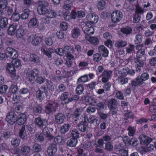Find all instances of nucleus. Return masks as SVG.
<instances>
[{
	"label": "nucleus",
	"mask_w": 156,
	"mask_h": 156,
	"mask_svg": "<svg viewBox=\"0 0 156 156\" xmlns=\"http://www.w3.org/2000/svg\"><path fill=\"white\" fill-rule=\"evenodd\" d=\"M99 54L102 56L106 57L108 56L109 51L107 48L104 45H101L98 47Z\"/></svg>",
	"instance_id": "29"
},
{
	"label": "nucleus",
	"mask_w": 156,
	"mask_h": 156,
	"mask_svg": "<svg viewBox=\"0 0 156 156\" xmlns=\"http://www.w3.org/2000/svg\"><path fill=\"white\" fill-rule=\"evenodd\" d=\"M30 14V11L28 9H25L21 15V18L23 20L26 19L28 18Z\"/></svg>",
	"instance_id": "58"
},
{
	"label": "nucleus",
	"mask_w": 156,
	"mask_h": 156,
	"mask_svg": "<svg viewBox=\"0 0 156 156\" xmlns=\"http://www.w3.org/2000/svg\"><path fill=\"white\" fill-rule=\"evenodd\" d=\"M85 102L87 105H94L96 102V100L92 97L89 96H85Z\"/></svg>",
	"instance_id": "37"
},
{
	"label": "nucleus",
	"mask_w": 156,
	"mask_h": 156,
	"mask_svg": "<svg viewBox=\"0 0 156 156\" xmlns=\"http://www.w3.org/2000/svg\"><path fill=\"white\" fill-rule=\"evenodd\" d=\"M64 119L65 116L62 113H58L55 115V122L58 124H61L63 123Z\"/></svg>",
	"instance_id": "34"
},
{
	"label": "nucleus",
	"mask_w": 156,
	"mask_h": 156,
	"mask_svg": "<svg viewBox=\"0 0 156 156\" xmlns=\"http://www.w3.org/2000/svg\"><path fill=\"white\" fill-rule=\"evenodd\" d=\"M80 34V30L77 27L75 28L72 31V37L73 38L78 37Z\"/></svg>",
	"instance_id": "41"
},
{
	"label": "nucleus",
	"mask_w": 156,
	"mask_h": 156,
	"mask_svg": "<svg viewBox=\"0 0 156 156\" xmlns=\"http://www.w3.org/2000/svg\"><path fill=\"white\" fill-rule=\"evenodd\" d=\"M135 46L132 44H130L129 47L126 48V51L127 53H132L135 52Z\"/></svg>",
	"instance_id": "63"
},
{
	"label": "nucleus",
	"mask_w": 156,
	"mask_h": 156,
	"mask_svg": "<svg viewBox=\"0 0 156 156\" xmlns=\"http://www.w3.org/2000/svg\"><path fill=\"white\" fill-rule=\"evenodd\" d=\"M15 67L11 63H8L7 64L6 70L10 75V76L12 80L16 79V70Z\"/></svg>",
	"instance_id": "13"
},
{
	"label": "nucleus",
	"mask_w": 156,
	"mask_h": 156,
	"mask_svg": "<svg viewBox=\"0 0 156 156\" xmlns=\"http://www.w3.org/2000/svg\"><path fill=\"white\" fill-rule=\"evenodd\" d=\"M84 87L83 85L79 84L77 85L76 89V92L78 95H80L83 93L84 91Z\"/></svg>",
	"instance_id": "57"
},
{
	"label": "nucleus",
	"mask_w": 156,
	"mask_h": 156,
	"mask_svg": "<svg viewBox=\"0 0 156 156\" xmlns=\"http://www.w3.org/2000/svg\"><path fill=\"white\" fill-rule=\"evenodd\" d=\"M135 63H136L135 67L136 69V71L138 72H140L141 68L144 66V62L143 61H137L134 60Z\"/></svg>",
	"instance_id": "43"
},
{
	"label": "nucleus",
	"mask_w": 156,
	"mask_h": 156,
	"mask_svg": "<svg viewBox=\"0 0 156 156\" xmlns=\"http://www.w3.org/2000/svg\"><path fill=\"white\" fill-rule=\"evenodd\" d=\"M143 37L141 34L136 35L134 40L135 43L136 44H140L142 41Z\"/></svg>",
	"instance_id": "64"
},
{
	"label": "nucleus",
	"mask_w": 156,
	"mask_h": 156,
	"mask_svg": "<svg viewBox=\"0 0 156 156\" xmlns=\"http://www.w3.org/2000/svg\"><path fill=\"white\" fill-rule=\"evenodd\" d=\"M119 73L120 76L126 77L128 74L130 76H134L135 72L132 69H129L128 67H125L120 71Z\"/></svg>",
	"instance_id": "18"
},
{
	"label": "nucleus",
	"mask_w": 156,
	"mask_h": 156,
	"mask_svg": "<svg viewBox=\"0 0 156 156\" xmlns=\"http://www.w3.org/2000/svg\"><path fill=\"white\" fill-rule=\"evenodd\" d=\"M87 18L90 21H87L86 22H89L92 25L96 23L98 20V16L94 13H90L89 14Z\"/></svg>",
	"instance_id": "26"
},
{
	"label": "nucleus",
	"mask_w": 156,
	"mask_h": 156,
	"mask_svg": "<svg viewBox=\"0 0 156 156\" xmlns=\"http://www.w3.org/2000/svg\"><path fill=\"white\" fill-rule=\"evenodd\" d=\"M17 115L13 112H10L7 115L5 119L6 121L8 123L13 125L16 122Z\"/></svg>",
	"instance_id": "15"
},
{
	"label": "nucleus",
	"mask_w": 156,
	"mask_h": 156,
	"mask_svg": "<svg viewBox=\"0 0 156 156\" xmlns=\"http://www.w3.org/2000/svg\"><path fill=\"white\" fill-rule=\"evenodd\" d=\"M21 151L23 154L25 156H28L30 151V149L28 146H24L21 148Z\"/></svg>",
	"instance_id": "46"
},
{
	"label": "nucleus",
	"mask_w": 156,
	"mask_h": 156,
	"mask_svg": "<svg viewBox=\"0 0 156 156\" xmlns=\"http://www.w3.org/2000/svg\"><path fill=\"white\" fill-rule=\"evenodd\" d=\"M53 130V128L45 126L43 129L42 132L48 138L51 140L54 138V136L52 134Z\"/></svg>",
	"instance_id": "17"
},
{
	"label": "nucleus",
	"mask_w": 156,
	"mask_h": 156,
	"mask_svg": "<svg viewBox=\"0 0 156 156\" xmlns=\"http://www.w3.org/2000/svg\"><path fill=\"white\" fill-rule=\"evenodd\" d=\"M112 71L108 69H105L101 75L102 77V82L103 83H107L109 79H111L112 76Z\"/></svg>",
	"instance_id": "12"
},
{
	"label": "nucleus",
	"mask_w": 156,
	"mask_h": 156,
	"mask_svg": "<svg viewBox=\"0 0 156 156\" xmlns=\"http://www.w3.org/2000/svg\"><path fill=\"white\" fill-rule=\"evenodd\" d=\"M49 4L47 1L40 2L37 8V11L40 14H44L47 17L50 18L55 17L56 13L53 10L48 9Z\"/></svg>",
	"instance_id": "2"
},
{
	"label": "nucleus",
	"mask_w": 156,
	"mask_h": 156,
	"mask_svg": "<svg viewBox=\"0 0 156 156\" xmlns=\"http://www.w3.org/2000/svg\"><path fill=\"white\" fill-rule=\"evenodd\" d=\"M83 147L84 149L87 150H90L92 147L91 143L89 141H86L84 143Z\"/></svg>",
	"instance_id": "62"
},
{
	"label": "nucleus",
	"mask_w": 156,
	"mask_h": 156,
	"mask_svg": "<svg viewBox=\"0 0 156 156\" xmlns=\"http://www.w3.org/2000/svg\"><path fill=\"white\" fill-rule=\"evenodd\" d=\"M127 130L128 131V135L129 136H133L135 133L136 128L134 126H129L128 127Z\"/></svg>",
	"instance_id": "49"
},
{
	"label": "nucleus",
	"mask_w": 156,
	"mask_h": 156,
	"mask_svg": "<svg viewBox=\"0 0 156 156\" xmlns=\"http://www.w3.org/2000/svg\"><path fill=\"white\" fill-rule=\"evenodd\" d=\"M140 144L143 145H147L153 139L144 134L141 135L139 136Z\"/></svg>",
	"instance_id": "20"
},
{
	"label": "nucleus",
	"mask_w": 156,
	"mask_h": 156,
	"mask_svg": "<svg viewBox=\"0 0 156 156\" xmlns=\"http://www.w3.org/2000/svg\"><path fill=\"white\" fill-rule=\"evenodd\" d=\"M122 16V14L120 11L115 10L111 14L112 21L114 23H118L121 20Z\"/></svg>",
	"instance_id": "10"
},
{
	"label": "nucleus",
	"mask_w": 156,
	"mask_h": 156,
	"mask_svg": "<svg viewBox=\"0 0 156 156\" xmlns=\"http://www.w3.org/2000/svg\"><path fill=\"white\" fill-rule=\"evenodd\" d=\"M57 151V146L55 144H52L48 148L47 151L49 156H53L56 153Z\"/></svg>",
	"instance_id": "27"
},
{
	"label": "nucleus",
	"mask_w": 156,
	"mask_h": 156,
	"mask_svg": "<svg viewBox=\"0 0 156 156\" xmlns=\"http://www.w3.org/2000/svg\"><path fill=\"white\" fill-rule=\"evenodd\" d=\"M136 87H137L136 85L131 80L126 88L122 90L124 96L126 97L129 96L131 93L132 90H134Z\"/></svg>",
	"instance_id": "9"
},
{
	"label": "nucleus",
	"mask_w": 156,
	"mask_h": 156,
	"mask_svg": "<svg viewBox=\"0 0 156 156\" xmlns=\"http://www.w3.org/2000/svg\"><path fill=\"white\" fill-rule=\"evenodd\" d=\"M30 59L31 62L35 63H38L40 62L39 57L35 54L30 55Z\"/></svg>",
	"instance_id": "42"
},
{
	"label": "nucleus",
	"mask_w": 156,
	"mask_h": 156,
	"mask_svg": "<svg viewBox=\"0 0 156 156\" xmlns=\"http://www.w3.org/2000/svg\"><path fill=\"white\" fill-rule=\"evenodd\" d=\"M57 53L60 55L66 56V58L65 59V64L67 67H71L73 62L74 56L73 55L74 51L73 48L70 46H66L64 49L61 48H57L56 50Z\"/></svg>",
	"instance_id": "1"
},
{
	"label": "nucleus",
	"mask_w": 156,
	"mask_h": 156,
	"mask_svg": "<svg viewBox=\"0 0 156 156\" xmlns=\"http://www.w3.org/2000/svg\"><path fill=\"white\" fill-rule=\"evenodd\" d=\"M78 143L77 139H74L71 137V138L68 140L67 142V144L68 146L71 147H75L76 145Z\"/></svg>",
	"instance_id": "44"
},
{
	"label": "nucleus",
	"mask_w": 156,
	"mask_h": 156,
	"mask_svg": "<svg viewBox=\"0 0 156 156\" xmlns=\"http://www.w3.org/2000/svg\"><path fill=\"white\" fill-rule=\"evenodd\" d=\"M80 134L77 129L73 130L70 134V137L74 139H78L79 137Z\"/></svg>",
	"instance_id": "55"
},
{
	"label": "nucleus",
	"mask_w": 156,
	"mask_h": 156,
	"mask_svg": "<svg viewBox=\"0 0 156 156\" xmlns=\"http://www.w3.org/2000/svg\"><path fill=\"white\" fill-rule=\"evenodd\" d=\"M82 111L80 108L76 109L72 115L73 120L76 123L78 121L80 115H81Z\"/></svg>",
	"instance_id": "33"
},
{
	"label": "nucleus",
	"mask_w": 156,
	"mask_h": 156,
	"mask_svg": "<svg viewBox=\"0 0 156 156\" xmlns=\"http://www.w3.org/2000/svg\"><path fill=\"white\" fill-rule=\"evenodd\" d=\"M39 72L38 69L36 68H34L32 70L29 69L26 73L27 80L30 82H34L39 75Z\"/></svg>",
	"instance_id": "4"
},
{
	"label": "nucleus",
	"mask_w": 156,
	"mask_h": 156,
	"mask_svg": "<svg viewBox=\"0 0 156 156\" xmlns=\"http://www.w3.org/2000/svg\"><path fill=\"white\" fill-rule=\"evenodd\" d=\"M88 117L85 115H82L78 125V129L81 132H85L88 128Z\"/></svg>",
	"instance_id": "5"
},
{
	"label": "nucleus",
	"mask_w": 156,
	"mask_h": 156,
	"mask_svg": "<svg viewBox=\"0 0 156 156\" xmlns=\"http://www.w3.org/2000/svg\"><path fill=\"white\" fill-rule=\"evenodd\" d=\"M149 77L148 73L145 72L142 73L140 76H138L136 78L132 80L137 86H139L142 85L144 82L147 80Z\"/></svg>",
	"instance_id": "6"
},
{
	"label": "nucleus",
	"mask_w": 156,
	"mask_h": 156,
	"mask_svg": "<svg viewBox=\"0 0 156 156\" xmlns=\"http://www.w3.org/2000/svg\"><path fill=\"white\" fill-rule=\"evenodd\" d=\"M73 1H69L67 2H64L63 8L67 10H69L71 9L73 5Z\"/></svg>",
	"instance_id": "59"
},
{
	"label": "nucleus",
	"mask_w": 156,
	"mask_h": 156,
	"mask_svg": "<svg viewBox=\"0 0 156 156\" xmlns=\"http://www.w3.org/2000/svg\"><path fill=\"white\" fill-rule=\"evenodd\" d=\"M55 85L50 80H48L46 81L45 85L41 87V89H43L45 93H46V94H48V92L50 93H52L55 89Z\"/></svg>",
	"instance_id": "7"
},
{
	"label": "nucleus",
	"mask_w": 156,
	"mask_h": 156,
	"mask_svg": "<svg viewBox=\"0 0 156 156\" xmlns=\"http://www.w3.org/2000/svg\"><path fill=\"white\" fill-rule=\"evenodd\" d=\"M135 14L141 15L144 12V10L142 7L140 6L138 4H137L135 6Z\"/></svg>",
	"instance_id": "54"
},
{
	"label": "nucleus",
	"mask_w": 156,
	"mask_h": 156,
	"mask_svg": "<svg viewBox=\"0 0 156 156\" xmlns=\"http://www.w3.org/2000/svg\"><path fill=\"white\" fill-rule=\"evenodd\" d=\"M44 140V137L41 133H37L36 134L35 137L36 141L42 142Z\"/></svg>",
	"instance_id": "56"
},
{
	"label": "nucleus",
	"mask_w": 156,
	"mask_h": 156,
	"mask_svg": "<svg viewBox=\"0 0 156 156\" xmlns=\"http://www.w3.org/2000/svg\"><path fill=\"white\" fill-rule=\"evenodd\" d=\"M34 123L39 128L42 129L47 122V120L43 119L40 117H38L34 120Z\"/></svg>",
	"instance_id": "16"
},
{
	"label": "nucleus",
	"mask_w": 156,
	"mask_h": 156,
	"mask_svg": "<svg viewBox=\"0 0 156 156\" xmlns=\"http://www.w3.org/2000/svg\"><path fill=\"white\" fill-rule=\"evenodd\" d=\"M8 19L6 17H2L0 19V28L3 29L7 27L8 26Z\"/></svg>",
	"instance_id": "39"
},
{
	"label": "nucleus",
	"mask_w": 156,
	"mask_h": 156,
	"mask_svg": "<svg viewBox=\"0 0 156 156\" xmlns=\"http://www.w3.org/2000/svg\"><path fill=\"white\" fill-rule=\"evenodd\" d=\"M12 65L16 68H17L21 66V60L16 58H12Z\"/></svg>",
	"instance_id": "60"
},
{
	"label": "nucleus",
	"mask_w": 156,
	"mask_h": 156,
	"mask_svg": "<svg viewBox=\"0 0 156 156\" xmlns=\"http://www.w3.org/2000/svg\"><path fill=\"white\" fill-rule=\"evenodd\" d=\"M115 97L118 99L120 100H123L124 99V96L123 93L122 91L117 90L115 94Z\"/></svg>",
	"instance_id": "53"
},
{
	"label": "nucleus",
	"mask_w": 156,
	"mask_h": 156,
	"mask_svg": "<svg viewBox=\"0 0 156 156\" xmlns=\"http://www.w3.org/2000/svg\"><path fill=\"white\" fill-rule=\"evenodd\" d=\"M41 51L44 55L50 58L52 56V54L53 52V49L51 48H47L45 45H43L41 48Z\"/></svg>",
	"instance_id": "22"
},
{
	"label": "nucleus",
	"mask_w": 156,
	"mask_h": 156,
	"mask_svg": "<svg viewBox=\"0 0 156 156\" xmlns=\"http://www.w3.org/2000/svg\"><path fill=\"white\" fill-rule=\"evenodd\" d=\"M45 111L47 114H50L53 112L55 111L57 107L56 105L53 102H49L45 106Z\"/></svg>",
	"instance_id": "14"
},
{
	"label": "nucleus",
	"mask_w": 156,
	"mask_h": 156,
	"mask_svg": "<svg viewBox=\"0 0 156 156\" xmlns=\"http://www.w3.org/2000/svg\"><path fill=\"white\" fill-rule=\"evenodd\" d=\"M88 81V75L85 74L79 77L77 82L79 83H83Z\"/></svg>",
	"instance_id": "50"
},
{
	"label": "nucleus",
	"mask_w": 156,
	"mask_h": 156,
	"mask_svg": "<svg viewBox=\"0 0 156 156\" xmlns=\"http://www.w3.org/2000/svg\"><path fill=\"white\" fill-rule=\"evenodd\" d=\"M127 44V43L126 41L119 40L115 42V45L117 48H122L125 47Z\"/></svg>",
	"instance_id": "40"
},
{
	"label": "nucleus",
	"mask_w": 156,
	"mask_h": 156,
	"mask_svg": "<svg viewBox=\"0 0 156 156\" xmlns=\"http://www.w3.org/2000/svg\"><path fill=\"white\" fill-rule=\"evenodd\" d=\"M42 41V39L41 37L34 34H31L27 39L28 42L31 43L32 45L35 46L39 45Z\"/></svg>",
	"instance_id": "8"
},
{
	"label": "nucleus",
	"mask_w": 156,
	"mask_h": 156,
	"mask_svg": "<svg viewBox=\"0 0 156 156\" xmlns=\"http://www.w3.org/2000/svg\"><path fill=\"white\" fill-rule=\"evenodd\" d=\"M37 23V19L35 17H34L31 19L29 22L28 23V27L30 28H31L36 26Z\"/></svg>",
	"instance_id": "52"
},
{
	"label": "nucleus",
	"mask_w": 156,
	"mask_h": 156,
	"mask_svg": "<svg viewBox=\"0 0 156 156\" xmlns=\"http://www.w3.org/2000/svg\"><path fill=\"white\" fill-rule=\"evenodd\" d=\"M54 140L56 144L59 145L63 144L64 142V138L60 136H58L55 137Z\"/></svg>",
	"instance_id": "47"
},
{
	"label": "nucleus",
	"mask_w": 156,
	"mask_h": 156,
	"mask_svg": "<svg viewBox=\"0 0 156 156\" xmlns=\"http://www.w3.org/2000/svg\"><path fill=\"white\" fill-rule=\"evenodd\" d=\"M70 96L71 94L68 92H64L62 94L60 99L62 104H66L69 102Z\"/></svg>",
	"instance_id": "25"
},
{
	"label": "nucleus",
	"mask_w": 156,
	"mask_h": 156,
	"mask_svg": "<svg viewBox=\"0 0 156 156\" xmlns=\"http://www.w3.org/2000/svg\"><path fill=\"white\" fill-rule=\"evenodd\" d=\"M20 142V140L19 138H13L11 141V143L12 146L14 147H16L19 145Z\"/></svg>",
	"instance_id": "51"
},
{
	"label": "nucleus",
	"mask_w": 156,
	"mask_h": 156,
	"mask_svg": "<svg viewBox=\"0 0 156 156\" xmlns=\"http://www.w3.org/2000/svg\"><path fill=\"white\" fill-rule=\"evenodd\" d=\"M86 38L87 40L89 41L92 44L97 45L99 43V39L96 37H88L86 35Z\"/></svg>",
	"instance_id": "35"
},
{
	"label": "nucleus",
	"mask_w": 156,
	"mask_h": 156,
	"mask_svg": "<svg viewBox=\"0 0 156 156\" xmlns=\"http://www.w3.org/2000/svg\"><path fill=\"white\" fill-rule=\"evenodd\" d=\"M145 48L138 51L136 52V58L134 59V60L143 61L144 60L142 58L145 54Z\"/></svg>",
	"instance_id": "32"
},
{
	"label": "nucleus",
	"mask_w": 156,
	"mask_h": 156,
	"mask_svg": "<svg viewBox=\"0 0 156 156\" xmlns=\"http://www.w3.org/2000/svg\"><path fill=\"white\" fill-rule=\"evenodd\" d=\"M17 26L18 24L16 23H14L10 25L8 29V34L11 36L15 35L16 32Z\"/></svg>",
	"instance_id": "30"
},
{
	"label": "nucleus",
	"mask_w": 156,
	"mask_h": 156,
	"mask_svg": "<svg viewBox=\"0 0 156 156\" xmlns=\"http://www.w3.org/2000/svg\"><path fill=\"white\" fill-rule=\"evenodd\" d=\"M93 25L90 23L89 22H86L85 26L82 28L83 30L84 31V33L86 34V36L89 37L90 35L93 34L94 32V30Z\"/></svg>",
	"instance_id": "11"
},
{
	"label": "nucleus",
	"mask_w": 156,
	"mask_h": 156,
	"mask_svg": "<svg viewBox=\"0 0 156 156\" xmlns=\"http://www.w3.org/2000/svg\"><path fill=\"white\" fill-rule=\"evenodd\" d=\"M125 77L120 76L118 78L119 83L121 85L125 84L128 82V78Z\"/></svg>",
	"instance_id": "61"
},
{
	"label": "nucleus",
	"mask_w": 156,
	"mask_h": 156,
	"mask_svg": "<svg viewBox=\"0 0 156 156\" xmlns=\"http://www.w3.org/2000/svg\"><path fill=\"white\" fill-rule=\"evenodd\" d=\"M70 126L69 124H65L61 126L60 129V132L62 134H64L68 132Z\"/></svg>",
	"instance_id": "48"
},
{
	"label": "nucleus",
	"mask_w": 156,
	"mask_h": 156,
	"mask_svg": "<svg viewBox=\"0 0 156 156\" xmlns=\"http://www.w3.org/2000/svg\"><path fill=\"white\" fill-rule=\"evenodd\" d=\"M27 118L25 114L20 113L17 115L16 122L19 125H23L27 121Z\"/></svg>",
	"instance_id": "23"
},
{
	"label": "nucleus",
	"mask_w": 156,
	"mask_h": 156,
	"mask_svg": "<svg viewBox=\"0 0 156 156\" xmlns=\"http://www.w3.org/2000/svg\"><path fill=\"white\" fill-rule=\"evenodd\" d=\"M5 53L8 57L10 58H17L18 55V51L12 48L8 47L7 48Z\"/></svg>",
	"instance_id": "19"
},
{
	"label": "nucleus",
	"mask_w": 156,
	"mask_h": 156,
	"mask_svg": "<svg viewBox=\"0 0 156 156\" xmlns=\"http://www.w3.org/2000/svg\"><path fill=\"white\" fill-rule=\"evenodd\" d=\"M47 95L48 94L45 93L43 89H41V87L36 91L35 94L36 99L40 102H41Z\"/></svg>",
	"instance_id": "21"
},
{
	"label": "nucleus",
	"mask_w": 156,
	"mask_h": 156,
	"mask_svg": "<svg viewBox=\"0 0 156 156\" xmlns=\"http://www.w3.org/2000/svg\"><path fill=\"white\" fill-rule=\"evenodd\" d=\"M124 141L126 145H131L133 146H136L138 142L136 138H133L130 139L128 137L126 138L125 140H124Z\"/></svg>",
	"instance_id": "28"
},
{
	"label": "nucleus",
	"mask_w": 156,
	"mask_h": 156,
	"mask_svg": "<svg viewBox=\"0 0 156 156\" xmlns=\"http://www.w3.org/2000/svg\"><path fill=\"white\" fill-rule=\"evenodd\" d=\"M132 30L131 27L127 26L121 29V32L123 34L128 35L132 32Z\"/></svg>",
	"instance_id": "45"
},
{
	"label": "nucleus",
	"mask_w": 156,
	"mask_h": 156,
	"mask_svg": "<svg viewBox=\"0 0 156 156\" xmlns=\"http://www.w3.org/2000/svg\"><path fill=\"white\" fill-rule=\"evenodd\" d=\"M18 135L23 140L27 138V134L26 133L25 126L24 125H22L21 128L19 129Z\"/></svg>",
	"instance_id": "31"
},
{
	"label": "nucleus",
	"mask_w": 156,
	"mask_h": 156,
	"mask_svg": "<svg viewBox=\"0 0 156 156\" xmlns=\"http://www.w3.org/2000/svg\"><path fill=\"white\" fill-rule=\"evenodd\" d=\"M117 101L113 98L109 99L107 102V105L110 110L116 109L117 106Z\"/></svg>",
	"instance_id": "24"
},
{
	"label": "nucleus",
	"mask_w": 156,
	"mask_h": 156,
	"mask_svg": "<svg viewBox=\"0 0 156 156\" xmlns=\"http://www.w3.org/2000/svg\"><path fill=\"white\" fill-rule=\"evenodd\" d=\"M7 5L6 0L0 1V17L3 15L9 16L12 13V8L10 6H7Z\"/></svg>",
	"instance_id": "3"
},
{
	"label": "nucleus",
	"mask_w": 156,
	"mask_h": 156,
	"mask_svg": "<svg viewBox=\"0 0 156 156\" xmlns=\"http://www.w3.org/2000/svg\"><path fill=\"white\" fill-rule=\"evenodd\" d=\"M27 31L24 30L23 27H20L19 28L16 30V35L18 38L22 37L27 33Z\"/></svg>",
	"instance_id": "36"
},
{
	"label": "nucleus",
	"mask_w": 156,
	"mask_h": 156,
	"mask_svg": "<svg viewBox=\"0 0 156 156\" xmlns=\"http://www.w3.org/2000/svg\"><path fill=\"white\" fill-rule=\"evenodd\" d=\"M33 110L34 115H38L42 113V108L40 105L37 104L33 106Z\"/></svg>",
	"instance_id": "38"
}]
</instances>
